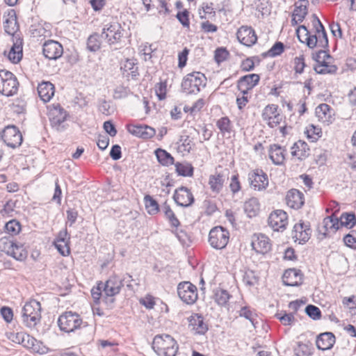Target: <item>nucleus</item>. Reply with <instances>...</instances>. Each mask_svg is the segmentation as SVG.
<instances>
[{
  "label": "nucleus",
  "mask_w": 356,
  "mask_h": 356,
  "mask_svg": "<svg viewBox=\"0 0 356 356\" xmlns=\"http://www.w3.org/2000/svg\"><path fill=\"white\" fill-rule=\"evenodd\" d=\"M152 348L159 356H176L179 348L173 337L162 334L154 338Z\"/></svg>",
  "instance_id": "f257e3e1"
},
{
  "label": "nucleus",
  "mask_w": 356,
  "mask_h": 356,
  "mask_svg": "<svg viewBox=\"0 0 356 356\" xmlns=\"http://www.w3.org/2000/svg\"><path fill=\"white\" fill-rule=\"evenodd\" d=\"M126 277L120 279L117 275L111 276L106 282H100L103 289V301L111 306L115 301V296L120 293Z\"/></svg>",
  "instance_id": "f03ea898"
},
{
  "label": "nucleus",
  "mask_w": 356,
  "mask_h": 356,
  "mask_svg": "<svg viewBox=\"0 0 356 356\" xmlns=\"http://www.w3.org/2000/svg\"><path fill=\"white\" fill-rule=\"evenodd\" d=\"M22 318L23 323L29 328L35 326L41 319V305L35 300L26 302L22 308Z\"/></svg>",
  "instance_id": "7ed1b4c3"
},
{
  "label": "nucleus",
  "mask_w": 356,
  "mask_h": 356,
  "mask_svg": "<svg viewBox=\"0 0 356 356\" xmlns=\"http://www.w3.org/2000/svg\"><path fill=\"white\" fill-rule=\"evenodd\" d=\"M58 325L60 330L70 333L86 327L87 323L83 322L80 315L71 311L63 313L58 319Z\"/></svg>",
  "instance_id": "20e7f679"
},
{
  "label": "nucleus",
  "mask_w": 356,
  "mask_h": 356,
  "mask_svg": "<svg viewBox=\"0 0 356 356\" xmlns=\"http://www.w3.org/2000/svg\"><path fill=\"white\" fill-rule=\"evenodd\" d=\"M314 20L313 22L314 26L316 29L315 34L305 38V43L310 49H314L316 47H319L323 49H327L328 38L324 26L320 19L314 15Z\"/></svg>",
  "instance_id": "39448f33"
},
{
  "label": "nucleus",
  "mask_w": 356,
  "mask_h": 356,
  "mask_svg": "<svg viewBox=\"0 0 356 356\" xmlns=\"http://www.w3.org/2000/svg\"><path fill=\"white\" fill-rule=\"evenodd\" d=\"M207 79L204 74L193 72L184 76L181 88L187 94H197L200 91L201 87L206 86Z\"/></svg>",
  "instance_id": "423d86ee"
},
{
  "label": "nucleus",
  "mask_w": 356,
  "mask_h": 356,
  "mask_svg": "<svg viewBox=\"0 0 356 356\" xmlns=\"http://www.w3.org/2000/svg\"><path fill=\"white\" fill-rule=\"evenodd\" d=\"M229 240V232L222 226L214 227L209 232L208 241L210 245L216 250L224 249Z\"/></svg>",
  "instance_id": "0eeeda50"
},
{
  "label": "nucleus",
  "mask_w": 356,
  "mask_h": 356,
  "mask_svg": "<svg viewBox=\"0 0 356 356\" xmlns=\"http://www.w3.org/2000/svg\"><path fill=\"white\" fill-rule=\"evenodd\" d=\"M18 84L17 78L12 72L0 70V93L7 97L12 96L17 92Z\"/></svg>",
  "instance_id": "6e6552de"
},
{
  "label": "nucleus",
  "mask_w": 356,
  "mask_h": 356,
  "mask_svg": "<svg viewBox=\"0 0 356 356\" xmlns=\"http://www.w3.org/2000/svg\"><path fill=\"white\" fill-rule=\"evenodd\" d=\"M177 293L180 299L188 305L195 303L197 299V287L190 282L179 283L177 286Z\"/></svg>",
  "instance_id": "1a4fd4ad"
},
{
  "label": "nucleus",
  "mask_w": 356,
  "mask_h": 356,
  "mask_svg": "<svg viewBox=\"0 0 356 356\" xmlns=\"http://www.w3.org/2000/svg\"><path fill=\"white\" fill-rule=\"evenodd\" d=\"M1 138L6 145L11 148H16L20 146L23 141L22 133L14 125L7 126L3 129Z\"/></svg>",
  "instance_id": "9d476101"
},
{
  "label": "nucleus",
  "mask_w": 356,
  "mask_h": 356,
  "mask_svg": "<svg viewBox=\"0 0 356 356\" xmlns=\"http://www.w3.org/2000/svg\"><path fill=\"white\" fill-rule=\"evenodd\" d=\"M122 37V28L117 22L105 25L101 34V38L106 40L110 45L119 43Z\"/></svg>",
  "instance_id": "9b49d317"
},
{
  "label": "nucleus",
  "mask_w": 356,
  "mask_h": 356,
  "mask_svg": "<svg viewBox=\"0 0 356 356\" xmlns=\"http://www.w3.org/2000/svg\"><path fill=\"white\" fill-rule=\"evenodd\" d=\"M268 223L274 231L283 232L288 224V215L283 210H276L270 214Z\"/></svg>",
  "instance_id": "f8f14e48"
},
{
  "label": "nucleus",
  "mask_w": 356,
  "mask_h": 356,
  "mask_svg": "<svg viewBox=\"0 0 356 356\" xmlns=\"http://www.w3.org/2000/svg\"><path fill=\"white\" fill-rule=\"evenodd\" d=\"M248 181L254 190L261 191L268 185L267 175L261 169H255L248 173Z\"/></svg>",
  "instance_id": "ddd939ff"
},
{
  "label": "nucleus",
  "mask_w": 356,
  "mask_h": 356,
  "mask_svg": "<svg viewBox=\"0 0 356 356\" xmlns=\"http://www.w3.org/2000/svg\"><path fill=\"white\" fill-rule=\"evenodd\" d=\"M176 204L182 207H188L194 202V197L191 191L185 186L176 189L173 195Z\"/></svg>",
  "instance_id": "4468645a"
},
{
  "label": "nucleus",
  "mask_w": 356,
  "mask_h": 356,
  "mask_svg": "<svg viewBox=\"0 0 356 356\" xmlns=\"http://www.w3.org/2000/svg\"><path fill=\"white\" fill-rule=\"evenodd\" d=\"M278 106L276 104L267 105L261 114L262 118L266 121L269 127L273 128L282 121V116L278 113Z\"/></svg>",
  "instance_id": "2eb2a0df"
},
{
  "label": "nucleus",
  "mask_w": 356,
  "mask_h": 356,
  "mask_svg": "<svg viewBox=\"0 0 356 356\" xmlns=\"http://www.w3.org/2000/svg\"><path fill=\"white\" fill-rule=\"evenodd\" d=\"M42 52L47 58L56 60L63 55V48L59 42L50 40L43 44Z\"/></svg>",
  "instance_id": "dca6fc26"
},
{
  "label": "nucleus",
  "mask_w": 356,
  "mask_h": 356,
  "mask_svg": "<svg viewBox=\"0 0 356 356\" xmlns=\"http://www.w3.org/2000/svg\"><path fill=\"white\" fill-rule=\"evenodd\" d=\"M236 36L239 42L247 47L252 46L257 41L255 31L250 26H242L238 30Z\"/></svg>",
  "instance_id": "f3484780"
},
{
  "label": "nucleus",
  "mask_w": 356,
  "mask_h": 356,
  "mask_svg": "<svg viewBox=\"0 0 356 356\" xmlns=\"http://www.w3.org/2000/svg\"><path fill=\"white\" fill-rule=\"evenodd\" d=\"M188 327L195 334L204 335L209 330L204 317L198 314H192L188 318Z\"/></svg>",
  "instance_id": "a211bd4d"
},
{
  "label": "nucleus",
  "mask_w": 356,
  "mask_h": 356,
  "mask_svg": "<svg viewBox=\"0 0 356 356\" xmlns=\"http://www.w3.org/2000/svg\"><path fill=\"white\" fill-rule=\"evenodd\" d=\"M251 244L253 250L262 254L268 252L271 249L269 238L261 234H254Z\"/></svg>",
  "instance_id": "6ab92c4d"
},
{
  "label": "nucleus",
  "mask_w": 356,
  "mask_h": 356,
  "mask_svg": "<svg viewBox=\"0 0 356 356\" xmlns=\"http://www.w3.org/2000/svg\"><path fill=\"white\" fill-rule=\"evenodd\" d=\"M303 275L300 270L289 268L285 270L282 281L286 286H297L302 283Z\"/></svg>",
  "instance_id": "aec40b11"
},
{
  "label": "nucleus",
  "mask_w": 356,
  "mask_h": 356,
  "mask_svg": "<svg viewBox=\"0 0 356 356\" xmlns=\"http://www.w3.org/2000/svg\"><path fill=\"white\" fill-rule=\"evenodd\" d=\"M286 202L289 207L299 209L305 203L304 194L298 189H291L287 192Z\"/></svg>",
  "instance_id": "412c9836"
},
{
  "label": "nucleus",
  "mask_w": 356,
  "mask_h": 356,
  "mask_svg": "<svg viewBox=\"0 0 356 356\" xmlns=\"http://www.w3.org/2000/svg\"><path fill=\"white\" fill-rule=\"evenodd\" d=\"M269 158L277 165H283L286 159V149L277 144L270 145L268 149Z\"/></svg>",
  "instance_id": "4be33fe9"
},
{
  "label": "nucleus",
  "mask_w": 356,
  "mask_h": 356,
  "mask_svg": "<svg viewBox=\"0 0 356 356\" xmlns=\"http://www.w3.org/2000/svg\"><path fill=\"white\" fill-rule=\"evenodd\" d=\"M127 130L132 135L143 139L152 138L156 134L155 129L147 125H129Z\"/></svg>",
  "instance_id": "5701e85b"
},
{
  "label": "nucleus",
  "mask_w": 356,
  "mask_h": 356,
  "mask_svg": "<svg viewBox=\"0 0 356 356\" xmlns=\"http://www.w3.org/2000/svg\"><path fill=\"white\" fill-rule=\"evenodd\" d=\"M67 116V112L59 104L54 106L49 116L52 127H56L57 130H60V127L66 120Z\"/></svg>",
  "instance_id": "b1692460"
},
{
  "label": "nucleus",
  "mask_w": 356,
  "mask_h": 356,
  "mask_svg": "<svg viewBox=\"0 0 356 356\" xmlns=\"http://www.w3.org/2000/svg\"><path fill=\"white\" fill-rule=\"evenodd\" d=\"M311 236L309 225L304 222L296 224L293 227V236L299 243L304 244L309 241Z\"/></svg>",
  "instance_id": "393cba45"
},
{
  "label": "nucleus",
  "mask_w": 356,
  "mask_h": 356,
  "mask_svg": "<svg viewBox=\"0 0 356 356\" xmlns=\"http://www.w3.org/2000/svg\"><path fill=\"white\" fill-rule=\"evenodd\" d=\"M336 338L332 332H324L318 335L316 344L319 350H327L331 349L335 343Z\"/></svg>",
  "instance_id": "a878e982"
},
{
  "label": "nucleus",
  "mask_w": 356,
  "mask_h": 356,
  "mask_svg": "<svg viewBox=\"0 0 356 356\" xmlns=\"http://www.w3.org/2000/svg\"><path fill=\"white\" fill-rule=\"evenodd\" d=\"M23 40L20 38L16 39L8 53V58L13 63H18L22 58Z\"/></svg>",
  "instance_id": "bb28decb"
},
{
  "label": "nucleus",
  "mask_w": 356,
  "mask_h": 356,
  "mask_svg": "<svg viewBox=\"0 0 356 356\" xmlns=\"http://www.w3.org/2000/svg\"><path fill=\"white\" fill-rule=\"evenodd\" d=\"M291 154L300 160L307 158L310 154L309 145L305 141L298 140L291 147Z\"/></svg>",
  "instance_id": "cd10ccee"
},
{
  "label": "nucleus",
  "mask_w": 356,
  "mask_h": 356,
  "mask_svg": "<svg viewBox=\"0 0 356 356\" xmlns=\"http://www.w3.org/2000/svg\"><path fill=\"white\" fill-rule=\"evenodd\" d=\"M339 219L334 213H332L323 219L322 226L318 227V232L325 236L329 229H333L335 232L339 228Z\"/></svg>",
  "instance_id": "c85d7f7f"
},
{
  "label": "nucleus",
  "mask_w": 356,
  "mask_h": 356,
  "mask_svg": "<svg viewBox=\"0 0 356 356\" xmlns=\"http://www.w3.org/2000/svg\"><path fill=\"white\" fill-rule=\"evenodd\" d=\"M54 89V86L49 81H43L38 84V92L40 99L43 102H47L50 101L54 96L55 92Z\"/></svg>",
  "instance_id": "c756f323"
},
{
  "label": "nucleus",
  "mask_w": 356,
  "mask_h": 356,
  "mask_svg": "<svg viewBox=\"0 0 356 356\" xmlns=\"http://www.w3.org/2000/svg\"><path fill=\"white\" fill-rule=\"evenodd\" d=\"M260 80V76L257 74H250L241 76L237 83V88L246 87L247 89H252L256 86Z\"/></svg>",
  "instance_id": "7c9ffc66"
},
{
  "label": "nucleus",
  "mask_w": 356,
  "mask_h": 356,
  "mask_svg": "<svg viewBox=\"0 0 356 356\" xmlns=\"http://www.w3.org/2000/svg\"><path fill=\"white\" fill-rule=\"evenodd\" d=\"M332 109L327 104H321L315 109V115L319 121L329 124L332 118Z\"/></svg>",
  "instance_id": "2f4dec72"
},
{
  "label": "nucleus",
  "mask_w": 356,
  "mask_h": 356,
  "mask_svg": "<svg viewBox=\"0 0 356 356\" xmlns=\"http://www.w3.org/2000/svg\"><path fill=\"white\" fill-rule=\"evenodd\" d=\"M243 209L248 217L252 218L256 216L260 210L258 199L256 197L249 199L244 203Z\"/></svg>",
  "instance_id": "473e14b6"
},
{
  "label": "nucleus",
  "mask_w": 356,
  "mask_h": 356,
  "mask_svg": "<svg viewBox=\"0 0 356 356\" xmlns=\"http://www.w3.org/2000/svg\"><path fill=\"white\" fill-rule=\"evenodd\" d=\"M224 181L223 175L220 173H216L215 175H210L209 184L213 192L218 193L222 189Z\"/></svg>",
  "instance_id": "72a5a7b5"
},
{
  "label": "nucleus",
  "mask_w": 356,
  "mask_h": 356,
  "mask_svg": "<svg viewBox=\"0 0 356 356\" xmlns=\"http://www.w3.org/2000/svg\"><path fill=\"white\" fill-rule=\"evenodd\" d=\"M308 5L309 1L307 0H299L296 3L293 14L298 17V21H303L307 15Z\"/></svg>",
  "instance_id": "f704fd0d"
},
{
  "label": "nucleus",
  "mask_w": 356,
  "mask_h": 356,
  "mask_svg": "<svg viewBox=\"0 0 356 356\" xmlns=\"http://www.w3.org/2000/svg\"><path fill=\"white\" fill-rule=\"evenodd\" d=\"M144 202L147 212L152 216L157 214L160 211V207L157 201H156L151 195H146L144 197Z\"/></svg>",
  "instance_id": "c9c22d12"
},
{
  "label": "nucleus",
  "mask_w": 356,
  "mask_h": 356,
  "mask_svg": "<svg viewBox=\"0 0 356 356\" xmlns=\"http://www.w3.org/2000/svg\"><path fill=\"white\" fill-rule=\"evenodd\" d=\"M161 209L172 227H177L179 226V220L176 217L174 211L171 209L170 205L166 202H164V204L161 206Z\"/></svg>",
  "instance_id": "e433bc0d"
},
{
  "label": "nucleus",
  "mask_w": 356,
  "mask_h": 356,
  "mask_svg": "<svg viewBox=\"0 0 356 356\" xmlns=\"http://www.w3.org/2000/svg\"><path fill=\"white\" fill-rule=\"evenodd\" d=\"M232 296L225 289H216L214 293L215 302L221 307L227 306Z\"/></svg>",
  "instance_id": "4c0bfd02"
},
{
  "label": "nucleus",
  "mask_w": 356,
  "mask_h": 356,
  "mask_svg": "<svg viewBox=\"0 0 356 356\" xmlns=\"http://www.w3.org/2000/svg\"><path fill=\"white\" fill-rule=\"evenodd\" d=\"M155 154L158 161L163 165L168 166L174 163V158L170 153L164 149L160 148L157 149L155 151Z\"/></svg>",
  "instance_id": "58836bf2"
},
{
  "label": "nucleus",
  "mask_w": 356,
  "mask_h": 356,
  "mask_svg": "<svg viewBox=\"0 0 356 356\" xmlns=\"http://www.w3.org/2000/svg\"><path fill=\"white\" fill-rule=\"evenodd\" d=\"M237 312L239 316L246 318L252 323L254 327H256V324L257 323V314L250 307H242Z\"/></svg>",
  "instance_id": "ea45409f"
},
{
  "label": "nucleus",
  "mask_w": 356,
  "mask_h": 356,
  "mask_svg": "<svg viewBox=\"0 0 356 356\" xmlns=\"http://www.w3.org/2000/svg\"><path fill=\"white\" fill-rule=\"evenodd\" d=\"M216 126L223 134H230L233 131V126L228 117H222L216 122Z\"/></svg>",
  "instance_id": "a19ab883"
},
{
  "label": "nucleus",
  "mask_w": 356,
  "mask_h": 356,
  "mask_svg": "<svg viewBox=\"0 0 356 356\" xmlns=\"http://www.w3.org/2000/svg\"><path fill=\"white\" fill-rule=\"evenodd\" d=\"M8 255L13 257L17 261H24L27 257V251L22 245L15 244Z\"/></svg>",
  "instance_id": "79ce46f5"
},
{
  "label": "nucleus",
  "mask_w": 356,
  "mask_h": 356,
  "mask_svg": "<svg viewBox=\"0 0 356 356\" xmlns=\"http://www.w3.org/2000/svg\"><path fill=\"white\" fill-rule=\"evenodd\" d=\"M305 133L307 134V138L312 140V142L316 141L322 136L321 128L312 124H309L306 127Z\"/></svg>",
  "instance_id": "37998d69"
},
{
  "label": "nucleus",
  "mask_w": 356,
  "mask_h": 356,
  "mask_svg": "<svg viewBox=\"0 0 356 356\" xmlns=\"http://www.w3.org/2000/svg\"><path fill=\"white\" fill-rule=\"evenodd\" d=\"M314 70L317 74H335L337 70V67L334 65H328V63L325 61V59H323L322 63L314 67Z\"/></svg>",
  "instance_id": "c03bdc74"
},
{
  "label": "nucleus",
  "mask_w": 356,
  "mask_h": 356,
  "mask_svg": "<svg viewBox=\"0 0 356 356\" xmlns=\"http://www.w3.org/2000/svg\"><path fill=\"white\" fill-rule=\"evenodd\" d=\"M341 226L352 228L356 225V216L353 213H343L340 217Z\"/></svg>",
  "instance_id": "a18cd8bd"
},
{
  "label": "nucleus",
  "mask_w": 356,
  "mask_h": 356,
  "mask_svg": "<svg viewBox=\"0 0 356 356\" xmlns=\"http://www.w3.org/2000/svg\"><path fill=\"white\" fill-rule=\"evenodd\" d=\"M176 171L179 175L191 177L193 174V167L190 163H175Z\"/></svg>",
  "instance_id": "49530a36"
},
{
  "label": "nucleus",
  "mask_w": 356,
  "mask_h": 356,
  "mask_svg": "<svg viewBox=\"0 0 356 356\" xmlns=\"http://www.w3.org/2000/svg\"><path fill=\"white\" fill-rule=\"evenodd\" d=\"M284 51V44L282 42H276L273 47L263 55L264 56L276 57L280 56Z\"/></svg>",
  "instance_id": "de8ad7c7"
},
{
  "label": "nucleus",
  "mask_w": 356,
  "mask_h": 356,
  "mask_svg": "<svg viewBox=\"0 0 356 356\" xmlns=\"http://www.w3.org/2000/svg\"><path fill=\"white\" fill-rule=\"evenodd\" d=\"M99 35L94 33L89 36L87 40V49L90 51H96L100 49L101 42L99 39Z\"/></svg>",
  "instance_id": "09e8293b"
},
{
  "label": "nucleus",
  "mask_w": 356,
  "mask_h": 356,
  "mask_svg": "<svg viewBox=\"0 0 356 356\" xmlns=\"http://www.w3.org/2000/svg\"><path fill=\"white\" fill-rule=\"evenodd\" d=\"M5 229L10 235L15 236L21 231V224L18 220L13 219L6 224Z\"/></svg>",
  "instance_id": "8fccbe9b"
},
{
  "label": "nucleus",
  "mask_w": 356,
  "mask_h": 356,
  "mask_svg": "<svg viewBox=\"0 0 356 356\" xmlns=\"http://www.w3.org/2000/svg\"><path fill=\"white\" fill-rule=\"evenodd\" d=\"M121 68H123L128 74H131L133 77L138 75V67L136 66V63L134 60H126Z\"/></svg>",
  "instance_id": "3c124183"
},
{
  "label": "nucleus",
  "mask_w": 356,
  "mask_h": 356,
  "mask_svg": "<svg viewBox=\"0 0 356 356\" xmlns=\"http://www.w3.org/2000/svg\"><path fill=\"white\" fill-rule=\"evenodd\" d=\"M15 244L9 237H2L0 238V251L8 255Z\"/></svg>",
  "instance_id": "603ef678"
},
{
  "label": "nucleus",
  "mask_w": 356,
  "mask_h": 356,
  "mask_svg": "<svg viewBox=\"0 0 356 356\" xmlns=\"http://www.w3.org/2000/svg\"><path fill=\"white\" fill-rule=\"evenodd\" d=\"M305 313L313 320H318L321 318V311L313 305H308L305 309Z\"/></svg>",
  "instance_id": "864d4df0"
},
{
  "label": "nucleus",
  "mask_w": 356,
  "mask_h": 356,
  "mask_svg": "<svg viewBox=\"0 0 356 356\" xmlns=\"http://www.w3.org/2000/svg\"><path fill=\"white\" fill-rule=\"evenodd\" d=\"M258 281V277L252 270L245 271L243 276V282L246 286H252Z\"/></svg>",
  "instance_id": "5fc2aeb1"
},
{
  "label": "nucleus",
  "mask_w": 356,
  "mask_h": 356,
  "mask_svg": "<svg viewBox=\"0 0 356 356\" xmlns=\"http://www.w3.org/2000/svg\"><path fill=\"white\" fill-rule=\"evenodd\" d=\"M275 317L279 319L284 325H289L295 321L293 313H277Z\"/></svg>",
  "instance_id": "6e6d98bb"
},
{
  "label": "nucleus",
  "mask_w": 356,
  "mask_h": 356,
  "mask_svg": "<svg viewBox=\"0 0 356 356\" xmlns=\"http://www.w3.org/2000/svg\"><path fill=\"white\" fill-rule=\"evenodd\" d=\"M91 296L94 302L96 305L99 304L101 298H103V289L102 288L100 282L97 283L96 286H93L91 289Z\"/></svg>",
  "instance_id": "4d7b16f0"
},
{
  "label": "nucleus",
  "mask_w": 356,
  "mask_h": 356,
  "mask_svg": "<svg viewBox=\"0 0 356 356\" xmlns=\"http://www.w3.org/2000/svg\"><path fill=\"white\" fill-rule=\"evenodd\" d=\"M155 92L159 100H163L166 97L167 83L161 81L155 86Z\"/></svg>",
  "instance_id": "13d9d810"
},
{
  "label": "nucleus",
  "mask_w": 356,
  "mask_h": 356,
  "mask_svg": "<svg viewBox=\"0 0 356 356\" xmlns=\"http://www.w3.org/2000/svg\"><path fill=\"white\" fill-rule=\"evenodd\" d=\"M294 70L296 74H302L304 72V68L306 66L305 63V57L303 55L296 56L293 59Z\"/></svg>",
  "instance_id": "bf43d9fd"
},
{
  "label": "nucleus",
  "mask_w": 356,
  "mask_h": 356,
  "mask_svg": "<svg viewBox=\"0 0 356 356\" xmlns=\"http://www.w3.org/2000/svg\"><path fill=\"white\" fill-rule=\"evenodd\" d=\"M31 350L36 353H38L40 355H44L48 353L49 348L44 345V343L40 341H38L35 339V342L33 343V346L31 348Z\"/></svg>",
  "instance_id": "052dcab7"
},
{
  "label": "nucleus",
  "mask_w": 356,
  "mask_h": 356,
  "mask_svg": "<svg viewBox=\"0 0 356 356\" xmlns=\"http://www.w3.org/2000/svg\"><path fill=\"white\" fill-rule=\"evenodd\" d=\"M296 35L300 42L302 43H305V38L312 35L305 25H300L296 29Z\"/></svg>",
  "instance_id": "680f3d73"
},
{
  "label": "nucleus",
  "mask_w": 356,
  "mask_h": 356,
  "mask_svg": "<svg viewBox=\"0 0 356 356\" xmlns=\"http://www.w3.org/2000/svg\"><path fill=\"white\" fill-rule=\"evenodd\" d=\"M229 56V52L226 50V49L220 47L216 49L215 51L214 58L216 63H220L225 61L227 56Z\"/></svg>",
  "instance_id": "e2e57ef3"
},
{
  "label": "nucleus",
  "mask_w": 356,
  "mask_h": 356,
  "mask_svg": "<svg viewBox=\"0 0 356 356\" xmlns=\"http://www.w3.org/2000/svg\"><path fill=\"white\" fill-rule=\"evenodd\" d=\"M189 12L187 10H184L181 12H178L176 17L179 22L182 24L184 27H189Z\"/></svg>",
  "instance_id": "0e129e2a"
},
{
  "label": "nucleus",
  "mask_w": 356,
  "mask_h": 356,
  "mask_svg": "<svg viewBox=\"0 0 356 356\" xmlns=\"http://www.w3.org/2000/svg\"><path fill=\"white\" fill-rule=\"evenodd\" d=\"M56 248L63 256H67L70 252L69 243L54 242Z\"/></svg>",
  "instance_id": "69168bd1"
},
{
  "label": "nucleus",
  "mask_w": 356,
  "mask_h": 356,
  "mask_svg": "<svg viewBox=\"0 0 356 356\" xmlns=\"http://www.w3.org/2000/svg\"><path fill=\"white\" fill-rule=\"evenodd\" d=\"M1 315L7 323H10L13 318V312L11 308L3 306L0 309Z\"/></svg>",
  "instance_id": "338daca9"
},
{
  "label": "nucleus",
  "mask_w": 356,
  "mask_h": 356,
  "mask_svg": "<svg viewBox=\"0 0 356 356\" xmlns=\"http://www.w3.org/2000/svg\"><path fill=\"white\" fill-rule=\"evenodd\" d=\"M229 188L233 193H236L241 190V183L238 179V174H236L231 177Z\"/></svg>",
  "instance_id": "774afa93"
}]
</instances>
